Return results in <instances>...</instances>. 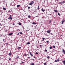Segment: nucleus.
Listing matches in <instances>:
<instances>
[{"mask_svg":"<svg viewBox=\"0 0 65 65\" xmlns=\"http://www.w3.org/2000/svg\"><path fill=\"white\" fill-rule=\"evenodd\" d=\"M8 20H11L12 19V18L11 17V15H10V16L9 17V18H8Z\"/></svg>","mask_w":65,"mask_h":65,"instance_id":"obj_1","label":"nucleus"},{"mask_svg":"<svg viewBox=\"0 0 65 65\" xmlns=\"http://www.w3.org/2000/svg\"><path fill=\"white\" fill-rule=\"evenodd\" d=\"M65 20H62V21L61 22V24H63V23L64 22H65Z\"/></svg>","mask_w":65,"mask_h":65,"instance_id":"obj_2","label":"nucleus"},{"mask_svg":"<svg viewBox=\"0 0 65 65\" xmlns=\"http://www.w3.org/2000/svg\"><path fill=\"white\" fill-rule=\"evenodd\" d=\"M62 53H63V54H65V51L64 50H62Z\"/></svg>","mask_w":65,"mask_h":65,"instance_id":"obj_3","label":"nucleus"},{"mask_svg":"<svg viewBox=\"0 0 65 65\" xmlns=\"http://www.w3.org/2000/svg\"><path fill=\"white\" fill-rule=\"evenodd\" d=\"M62 62L63 63L64 65H65V60L62 61Z\"/></svg>","mask_w":65,"mask_h":65,"instance_id":"obj_4","label":"nucleus"},{"mask_svg":"<svg viewBox=\"0 0 65 65\" xmlns=\"http://www.w3.org/2000/svg\"><path fill=\"white\" fill-rule=\"evenodd\" d=\"M54 11H55V12H58V11L57 10H54Z\"/></svg>","mask_w":65,"mask_h":65,"instance_id":"obj_5","label":"nucleus"},{"mask_svg":"<svg viewBox=\"0 0 65 65\" xmlns=\"http://www.w3.org/2000/svg\"><path fill=\"white\" fill-rule=\"evenodd\" d=\"M41 10L42 11H43V12H44V11H45V10L43 9V8H42L41 9Z\"/></svg>","mask_w":65,"mask_h":65,"instance_id":"obj_6","label":"nucleus"},{"mask_svg":"<svg viewBox=\"0 0 65 65\" xmlns=\"http://www.w3.org/2000/svg\"><path fill=\"white\" fill-rule=\"evenodd\" d=\"M32 24H33V25H36V23H35V22H33L32 23Z\"/></svg>","mask_w":65,"mask_h":65,"instance_id":"obj_7","label":"nucleus"},{"mask_svg":"<svg viewBox=\"0 0 65 65\" xmlns=\"http://www.w3.org/2000/svg\"><path fill=\"white\" fill-rule=\"evenodd\" d=\"M12 12V10H10L9 11H8V12Z\"/></svg>","mask_w":65,"mask_h":65,"instance_id":"obj_8","label":"nucleus"},{"mask_svg":"<svg viewBox=\"0 0 65 65\" xmlns=\"http://www.w3.org/2000/svg\"><path fill=\"white\" fill-rule=\"evenodd\" d=\"M47 32L48 33H49V34H50V31L49 30H48L47 31Z\"/></svg>","mask_w":65,"mask_h":65,"instance_id":"obj_9","label":"nucleus"},{"mask_svg":"<svg viewBox=\"0 0 65 65\" xmlns=\"http://www.w3.org/2000/svg\"><path fill=\"white\" fill-rule=\"evenodd\" d=\"M13 34V33H11L9 34V35H12Z\"/></svg>","mask_w":65,"mask_h":65,"instance_id":"obj_10","label":"nucleus"},{"mask_svg":"<svg viewBox=\"0 0 65 65\" xmlns=\"http://www.w3.org/2000/svg\"><path fill=\"white\" fill-rule=\"evenodd\" d=\"M30 55L31 56H33V54H32V53H31V52L30 53Z\"/></svg>","mask_w":65,"mask_h":65,"instance_id":"obj_11","label":"nucleus"},{"mask_svg":"<svg viewBox=\"0 0 65 65\" xmlns=\"http://www.w3.org/2000/svg\"><path fill=\"white\" fill-rule=\"evenodd\" d=\"M3 10H6V8H5L4 7H3Z\"/></svg>","mask_w":65,"mask_h":65,"instance_id":"obj_12","label":"nucleus"},{"mask_svg":"<svg viewBox=\"0 0 65 65\" xmlns=\"http://www.w3.org/2000/svg\"><path fill=\"white\" fill-rule=\"evenodd\" d=\"M28 18H29V19H30V18H31V16L29 15L28 16Z\"/></svg>","mask_w":65,"mask_h":65,"instance_id":"obj_13","label":"nucleus"},{"mask_svg":"<svg viewBox=\"0 0 65 65\" xmlns=\"http://www.w3.org/2000/svg\"><path fill=\"white\" fill-rule=\"evenodd\" d=\"M33 3H30L29 4V5H32L33 4Z\"/></svg>","mask_w":65,"mask_h":65,"instance_id":"obj_14","label":"nucleus"},{"mask_svg":"<svg viewBox=\"0 0 65 65\" xmlns=\"http://www.w3.org/2000/svg\"><path fill=\"white\" fill-rule=\"evenodd\" d=\"M9 56H11V53H9L8 54Z\"/></svg>","mask_w":65,"mask_h":65,"instance_id":"obj_15","label":"nucleus"},{"mask_svg":"<svg viewBox=\"0 0 65 65\" xmlns=\"http://www.w3.org/2000/svg\"><path fill=\"white\" fill-rule=\"evenodd\" d=\"M37 9L38 10H39V5L38 6V7L37 8Z\"/></svg>","mask_w":65,"mask_h":65,"instance_id":"obj_16","label":"nucleus"},{"mask_svg":"<svg viewBox=\"0 0 65 65\" xmlns=\"http://www.w3.org/2000/svg\"><path fill=\"white\" fill-rule=\"evenodd\" d=\"M47 59H50V56H48L47 57Z\"/></svg>","mask_w":65,"mask_h":65,"instance_id":"obj_17","label":"nucleus"},{"mask_svg":"<svg viewBox=\"0 0 65 65\" xmlns=\"http://www.w3.org/2000/svg\"><path fill=\"white\" fill-rule=\"evenodd\" d=\"M20 5H18L17 6V7H20Z\"/></svg>","mask_w":65,"mask_h":65,"instance_id":"obj_18","label":"nucleus"},{"mask_svg":"<svg viewBox=\"0 0 65 65\" xmlns=\"http://www.w3.org/2000/svg\"><path fill=\"white\" fill-rule=\"evenodd\" d=\"M26 44H30V42H28Z\"/></svg>","mask_w":65,"mask_h":65,"instance_id":"obj_19","label":"nucleus"},{"mask_svg":"<svg viewBox=\"0 0 65 65\" xmlns=\"http://www.w3.org/2000/svg\"><path fill=\"white\" fill-rule=\"evenodd\" d=\"M45 38H42V39L43 40L42 41H44V40Z\"/></svg>","mask_w":65,"mask_h":65,"instance_id":"obj_20","label":"nucleus"},{"mask_svg":"<svg viewBox=\"0 0 65 65\" xmlns=\"http://www.w3.org/2000/svg\"><path fill=\"white\" fill-rule=\"evenodd\" d=\"M19 57L20 56H18L17 57L16 59H19Z\"/></svg>","mask_w":65,"mask_h":65,"instance_id":"obj_21","label":"nucleus"},{"mask_svg":"<svg viewBox=\"0 0 65 65\" xmlns=\"http://www.w3.org/2000/svg\"><path fill=\"white\" fill-rule=\"evenodd\" d=\"M18 24L19 25H21V23L20 22Z\"/></svg>","mask_w":65,"mask_h":65,"instance_id":"obj_22","label":"nucleus"},{"mask_svg":"<svg viewBox=\"0 0 65 65\" xmlns=\"http://www.w3.org/2000/svg\"><path fill=\"white\" fill-rule=\"evenodd\" d=\"M19 33L20 34H23V33H22V32H19Z\"/></svg>","mask_w":65,"mask_h":65,"instance_id":"obj_23","label":"nucleus"},{"mask_svg":"<svg viewBox=\"0 0 65 65\" xmlns=\"http://www.w3.org/2000/svg\"><path fill=\"white\" fill-rule=\"evenodd\" d=\"M31 65H34V63H31Z\"/></svg>","mask_w":65,"mask_h":65,"instance_id":"obj_24","label":"nucleus"},{"mask_svg":"<svg viewBox=\"0 0 65 65\" xmlns=\"http://www.w3.org/2000/svg\"><path fill=\"white\" fill-rule=\"evenodd\" d=\"M49 22L50 23H52V21H51V20H50V21H49Z\"/></svg>","mask_w":65,"mask_h":65,"instance_id":"obj_25","label":"nucleus"},{"mask_svg":"<svg viewBox=\"0 0 65 65\" xmlns=\"http://www.w3.org/2000/svg\"><path fill=\"white\" fill-rule=\"evenodd\" d=\"M57 14H58V15L59 16L60 15V13H58Z\"/></svg>","mask_w":65,"mask_h":65,"instance_id":"obj_26","label":"nucleus"},{"mask_svg":"<svg viewBox=\"0 0 65 65\" xmlns=\"http://www.w3.org/2000/svg\"><path fill=\"white\" fill-rule=\"evenodd\" d=\"M50 49H52V46H50Z\"/></svg>","mask_w":65,"mask_h":65,"instance_id":"obj_27","label":"nucleus"},{"mask_svg":"<svg viewBox=\"0 0 65 65\" xmlns=\"http://www.w3.org/2000/svg\"><path fill=\"white\" fill-rule=\"evenodd\" d=\"M44 65H46L47 64H46V63H44Z\"/></svg>","mask_w":65,"mask_h":65,"instance_id":"obj_28","label":"nucleus"},{"mask_svg":"<svg viewBox=\"0 0 65 65\" xmlns=\"http://www.w3.org/2000/svg\"><path fill=\"white\" fill-rule=\"evenodd\" d=\"M21 48V47H18V49H20V48Z\"/></svg>","mask_w":65,"mask_h":65,"instance_id":"obj_29","label":"nucleus"},{"mask_svg":"<svg viewBox=\"0 0 65 65\" xmlns=\"http://www.w3.org/2000/svg\"><path fill=\"white\" fill-rule=\"evenodd\" d=\"M36 54H37V55H38V53L37 52H36L35 53Z\"/></svg>","mask_w":65,"mask_h":65,"instance_id":"obj_30","label":"nucleus"},{"mask_svg":"<svg viewBox=\"0 0 65 65\" xmlns=\"http://www.w3.org/2000/svg\"><path fill=\"white\" fill-rule=\"evenodd\" d=\"M45 52H47V50H46V49L45 50Z\"/></svg>","mask_w":65,"mask_h":65,"instance_id":"obj_31","label":"nucleus"},{"mask_svg":"<svg viewBox=\"0 0 65 65\" xmlns=\"http://www.w3.org/2000/svg\"><path fill=\"white\" fill-rule=\"evenodd\" d=\"M53 48H55V45H53Z\"/></svg>","mask_w":65,"mask_h":65,"instance_id":"obj_32","label":"nucleus"},{"mask_svg":"<svg viewBox=\"0 0 65 65\" xmlns=\"http://www.w3.org/2000/svg\"><path fill=\"white\" fill-rule=\"evenodd\" d=\"M60 4H61H61H63V2H60L59 3Z\"/></svg>","mask_w":65,"mask_h":65,"instance_id":"obj_33","label":"nucleus"},{"mask_svg":"<svg viewBox=\"0 0 65 65\" xmlns=\"http://www.w3.org/2000/svg\"><path fill=\"white\" fill-rule=\"evenodd\" d=\"M8 44L7 43H6V45H8Z\"/></svg>","mask_w":65,"mask_h":65,"instance_id":"obj_34","label":"nucleus"},{"mask_svg":"<svg viewBox=\"0 0 65 65\" xmlns=\"http://www.w3.org/2000/svg\"><path fill=\"white\" fill-rule=\"evenodd\" d=\"M57 61H58V62H59V61H60V60H59V59H57Z\"/></svg>","mask_w":65,"mask_h":65,"instance_id":"obj_35","label":"nucleus"},{"mask_svg":"<svg viewBox=\"0 0 65 65\" xmlns=\"http://www.w3.org/2000/svg\"><path fill=\"white\" fill-rule=\"evenodd\" d=\"M55 62H57V60H55Z\"/></svg>","mask_w":65,"mask_h":65,"instance_id":"obj_36","label":"nucleus"},{"mask_svg":"<svg viewBox=\"0 0 65 65\" xmlns=\"http://www.w3.org/2000/svg\"><path fill=\"white\" fill-rule=\"evenodd\" d=\"M28 9H30V7H28Z\"/></svg>","mask_w":65,"mask_h":65,"instance_id":"obj_37","label":"nucleus"},{"mask_svg":"<svg viewBox=\"0 0 65 65\" xmlns=\"http://www.w3.org/2000/svg\"><path fill=\"white\" fill-rule=\"evenodd\" d=\"M65 2H64V1H63L62 3H65Z\"/></svg>","mask_w":65,"mask_h":65,"instance_id":"obj_38","label":"nucleus"},{"mask_svg":"<svg viewBox=\"0 0 65 65\" xmlns=\"http://www.w3.org/2000/svg\"><path fill=\"white\" fill-rule=\"evenodd\" d=\"M20 34L19 33H18V34L17 35H19Z\"/></svg>","mask_w":65,"mask_h":65,"instance_id":"obj_39","label":"nucleus"},{"mask_svg":"<svg viewBox=\"0 0 65 65\" xmlns=\"http://www.w3.org/2000/svg\"><path fill=\"white\" fill-rule=\"evenodd\" d=\"M46 42L47 43H48V42H49L48 41H47Z\"/></svg>","mask_w":65,"mask_h":65,"instance_id":"obj_40","label":"nucleus"},{"mask_svg":"<svg viewBox=\"0 0 65 65\" xmlns=\"http://www.w3.org/2000/svg\"><path fill=\"white\" fill-rule=\"evenodd\" d=\"M26 55H27V54H24V56H26Z\"/></svg>","mask_w":65,"mask_h":65,"instance_id":"obj_41","label":"nucleus"},{"mask_svg":"<svg viewBox=\"0 0 65 65\" xmlns=\"http://www.w3.org/2000/svg\"><path fill=\"white\" fill-rule=\"evenodd\" d=\"M12 25H15V24H14V23H13L12 24Z\"/></svg>","mask_w":65,"mask_h":65,"instance_id":"obj_42","label":"nucleus"},{"mask_svg":"<svg viewBox=\"0 0 65 65\" xmlns=\"http://www.w3.org/2000/svg\"><path fill=\"white\" fill-rule=\"evenodd\" d=\"M9 60H10H10H11V58H10L9 59Z\"/></svg>","mask_w":65,"mask_h":65,"instance_id":"obj_43","label":"nucleus"},{"mask_svg":"<svg viewBox=\"0 0 65 65\" xmlns=\"http://www.w3.org/2000/svg\"><path fill=\"white\" fill-rule=\"evenodd\" d=\"M22 64H23L24 63V62H22Z\"/></svg>","mask_w":65,"mask_h":65,"instance_id":"obj_44","label":"nucleus"},{"mask_svg":"<svg viewBox=\"0 0 65 65\" xmlns=\"http://www.w3.org/2000/svg\"><path fill=\"white\" fill-rule=\"evenodd\" d=\"M32 3H34V2L32 1Z\"/></svg>","mask_w":65,"mask_h":65,"instance_id":"obj_45","label":"nucleus"},{"mask_svg":"<svg viewBox=\"0 0 65 65\" xmlns=\"http://www.w3.org/2000/svg\"><path fill=\"white\" fill-rule=\"evenodd\" d=\"M40 47H41L42 46H41V45H40Z\"/></svg>","mask_w":65,"mask_h":65,"instance_id":"obj_46","label":"nucleus"},{"mask_svg":"<svg viewBox=\"0 0 65 65\" xmlns=\"http://www.w3.org/2000/svg\"><path fill=\"white\" fill-rule=\"evenodd\" d=\"M51 34L52 35H53V34H52V33H51Z\"/></svg>","mask_w":65,"mask_h":65,"instance_id":"obj_47","label":"nucleus"},{"mask_svg":"<svg viewBox=\"0 0 65 65\" xmlns=\"http://www.w3.org/2000/svg\"><path fill=\"white\" fill-rule=\"evenodd\" d=\"M3 41H4V39H3Z\"/></svg>","mask_w":65,"mask_h":65,"instance_id":"obj_48","label":"nucleus"},{"mask_svg":"<svg viewBox=\"0 0 65 65\" xmlns=\"http://www.w3.org/2000/svg\"><path fill=\"white\" fill-rule=\"evenodd\" d=\"M37 48H38V47L37 46Z\"/></svg>","mask_w":65,"mask_h":65,"instance_id":"obj_49","label":"nucleus"},{"mask_svg":"<svg viewBox=\"0 0 65 65\" xmlns=\"http://www.w3.org/2000/svg\"><path fill=\"white\" fill-rule=\"evenodd\" d=\"M0 26H1V23H0Z\"/></svg>","mask_w":65,"mask_h":65,"instance_id":"obj_50","label":"nucleus"},{"mask_svg":"<svg viewBox=\"0 0 65 65\" xmlns=\"http://www.w3.org/2000/svg\"><path fill=\"white\" fill-rule=\"evenodd\" d=\"M34 58H36V57H34Z\"/></svg>","mask_w":65,"mask_h":65,"instance_id":"obj_51","label":"nucleus"},{"mask_svg":"<svg viewBox=\"0 0 65 65\" xmlns=\"http://www.w3.org/2000/svg\"><path fill=\"white\" fill-rule=\"evenodd\" d=\"M49 31H51V29H49Z\"/></svg>","mask_w":65,"mask_h":65,"instance_id":"obj_52","label":"nucleus"},{"mask_svg":"<svg viewBox=\"0 0 65 65\" xmlns=\"http://www.w3.org/2000/svg\"><path fill=\"white\" fill-rule=\"evenodd\" d=\"M28 58H30V57H28Z\"/></svg>","mask_w":65,"mask_h":65,"instance_id":"obj_53","label":"nucleus"},{"mask_svg":"<svg viewBox=\"0 0 65 65\" xmlns=\"http://www.w3.org/2000/svg\"><path fill=\"white\" fill-rule=\"evenodd\" d=\"M23 0V1H25V0Z\"/></svg>","mask_w":65,"mask_h":65,"instance_id":"obj_54","label":"nucleus"},{"mask_svg":"<svg viewBox=\"0 0 65 65\" xmlns=\"http://www.w3.org/2000/svg\"><path fill=\"white\" fill-rule=\"evenodd\" d=\"M57 1H58V0H56Z\"/></svg>","mask_w":65,"mask_h":65,"instance_id":"obj_55","label":"nucleus"}]
</instances>
